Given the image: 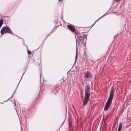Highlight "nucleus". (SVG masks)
<instances>
[{
	"label": "nucleus",
	"mask_w": 131,
	"mask_h": 131,
	"mask_svg": "<svg viewBox=\"0 0 131 131\" xmlns=\"http://www.w3.org/2000/svg\"><path fill=\"white\" fill-rule=\"evenodd\" d=\"M90 87L89 85H86L85 89V96L83 102V106L84 107L88 103L90 96Z\"/></svg>",
	"instance_id": "f257e3e1"
},
{
	"label": "nucleus",
	"mask_w": 131,
	"mask_h": 131,
	"mask_svg": "<svg viewBox=\"0 0 131 131\" xmlns=\"http://www.w3.org/2000/svg\"><path fill=\"white\" fill-rule=\"evenodd\" d=\"M67 26L68 28L70 30L73 32H74L75 29V28L74 27L70 25H67Z\"/></svg>",
	"instance_id": "20e7f679"
},
{
	"label": "nucleus",
	"mask_w": 131,
	"mask_h": 131,
	"mask_svg": "<svg viewBox=\"0 0 131 131\" xmlns=\"http://www.w3.org/2000/svg\"><path fill=\"white\" fill-rule=\"evenodd\" d=\"M83 37L85 38H86L87 37V35L85 34H84L83 35Z\"/></svg>",
	"instance_id": "1a4fd4ad"
},
{
	"label": "nucleus",
	"mask_w": 131,
	"mask_h": 131,
	"mask_svg": "<svg viewBox=\"0 0 131 131\" xmlns=\"http://www.w3.org/2000/svg\"><path fill=\"white\" fill-rule=\"evenodd\" d=\"M62 0H59L58 1H59V2H60V1H61Z\"/></svg>",
	"instance_id": "f8f14e48"
},
{
	"label": "nucleus",
	"mask_w": 131,
	"mask_h": 131,
	"mask_svg": "<svg viewBox=\"0 0 131 131\" xmlns=\"http://www.w3.org/2000/svg\"><path fill=\"white\" fill-rule=\"evenodd\" d=\"M28 53V54H30L31 53V52L29 50H27Z\"/></svg>",
	"instance_id": "9d476101"
},
{
	"label": "nucleus",
	"mask_w": 131,
	"mask_h": 131,
	"mask_svg": "<svg viewBox=\"0 0 131 131\" xmlns=\"http://www.w3.org/2000/svg\"><path fill=\"white\" fill-rule=\"evenodd\" d=\"M14 102L15 104V101H14Z\"/></svg>",
	"instance_id": "4468645a"
},
{
	"label": "nucleus",
	"mask_w": 131,
	"mask_h": 131,
	"mask_svg": "<svg viewBox=\"0 0 131 131\" xmlns=\"http://www.w3.org/2000/svg\"><path fill=\"white\" fill-rule=\"evenodd\" d=\"M77 47L76 48V56L75 57V63L77 60Z\"/></svg>",
	"instance_id": "0eeeda50"
},
{
	"label": "nucleus",
	"mask_w": 131,
	"mask_h": 131,
	"mask_svg": "<svg viewBox=\"0 0 131 131\" xmlns=\"http://www.w3.org/2000/svg\"><path fill=\"white\" fill-rule=\"evenodd\" d=\"M3 21V19L2 18H1L0 20V25H1L2 26V25Z\"/></svg>",
	"instance_id": "6e6552de"
},
{
	"label": "nucleus",
	"mask_w": 131,
	"mask_h": 131,
	"mask_svg": "<svg viewBox=\"0 0 131 131\" xmlns=\"http://www.w3.org/2000/svg\"><path fill=\"white\" fill-rule=\"evenodd\" d=\"M122 128V124L121 123H120L119 124L118 128V131H121Z\"/></svg>",
	"instance_id": "423d86ee"
},
{
	"label": "nucleus",
	"mask_w": 131,
	"mask_h": 131,
	"mask_svg": "<svg viewBox=\"0 0 131 131\" xmlns=\"http://www.w3.org/2000/svg\"><path fill=\"white\" fill-rule=\"evenodd\" d=\"M4 32L5 33H7L13 34L11 30L9 27H4L2 29L1 31V34L3 35L4 34Z\"/></svg>",
	"instance_id": "7ed1b4c3"
},
{
	"label": "nucleus",
	"mask_w": 131,
	"mask_h": 131,
	"mask_svg": "<svg viewBox=\"0 0 131 131\" xmlns=\"http://www.w3.org/2000/svg\"><path fill=\"white\" fill-rule=\"evenodd\" d=\"M114 92V90L113 89V87H112V89L110 92V96L104 108V111H107L111 104Z\"/></svg>",
	"instance_id": "f03ea898"
},
{
	"label": "nucleus",
	"mask_w": 131,
	"mask_h": 131,
	"mask_svg": "<svg viewBox=\"0 0 131 131\" xmlns=\"http://www.w3.org/2000/svg\"><path fill=\"white\" fill-rule=\"evenodd\" d=\"M1 26H2V25H0V28H1Z\"/></svg>",
	"instance_id": "ddd939ff"
},
{
	"label": "nucleus",
	"mask_w": 131,
	"mask_h": 131,
	"mask_svg": "<svg viewBox=\"0 0 131 131\" xmlns=\"http://www.w3.org/2000/svg\"><path fill=\"white\" fill-rule=\"evenodd\" d=\"M91 75V74L90 73H89L87 72L86 73L85 75V77L86 78H88L89 77H90Z\"/></svg>",
	"instance_id": "39448f33"
},
{
	"label": "nucleus",
	"mask_w": 131,
	"mask_h": 131,
	"mask_svg": "<svg viewBox=\"0 0 131 131\" xmlns=\"http://www.w3.org/2000/svg\"><path fill=\"white\" fill-rule=\"evenodd\" d=\"M101 17L99 18L97 20H96L95 22H96V21H97V20H98Z\"/></svg>",
	"instance_id": "9b49d317"
}]
</instances>
